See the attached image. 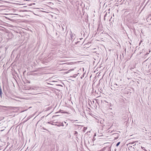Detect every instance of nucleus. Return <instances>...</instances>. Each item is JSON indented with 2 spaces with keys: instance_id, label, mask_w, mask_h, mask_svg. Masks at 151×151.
I'll return each instance as SVG.
<instances>
[{
  "instance_id": "nucleus-1",
  "label": "nucleus",
  "mask_w": 151,
  "mask_h": 151,
  "mask_svg": "<svg viewBox=\"0 0 151 151\" xmlns=\"http://www.w3.org/2000/svg\"><path fill=\"white\" fill-rule=\"evenodd\" d=\"M58 42H57V43ZM59 45L58 46L57 45V48H59V49L58 50V52H57V55H57V59H58L59 58H62L61 56H63V55H65V50L64 49H63L62 48L64 47L63 45L61 44V43L60 44L59 43L58 44Z\"/></svg>"
},
{
  "instance_id": "nucleus-2",
  "label": "nucleus",
  "mask_w": 151,
  "mask_h": 151,
  "mask_svg": "<svg viewBox=\"0 0 151 151\" xmlns=\"http://www.w3.org/2000/svg\"><path fill=\"white\" fill-rule=\"evenodd\" d=\"M64 125L63 122H57V130H59L58 131H62L63 129V127Z\"/></svg>"
},
{
  "instance_id": "nucleus-3",
  "label": "nucleus",
  "mask_w": 151,
  "mask_h": 151,
  "mask_svg": "<svg viewBox=\"0 0 151 151\" xmlns=\"http://www.w3.org/2000/svg\"><path fill=\"white\" fill-rule=\"evenodd\" d=\"M65 64V63H57V70L59 71L63 70L64 65Z\"/></svg>"
},
{
  "instance_id": "nucleus-4",
  "label": "nucleus",
  "mask_w": 151,
  "mask_h": 151,
  "mask_svg": "<svg viewBox=\"0 0 151 151\" xmlns=\"http://www.w3.org/2000/svg\"><path fill=\"white\" fill-rule=\"evenodd\" d=\"M56 116H53L52 117L53 119H55V118L56 117ZM48 123L52 125H54L55 126L57 125V121H56L55 120H53L52 121L48 122Z\"/></svg>"
},
{
  "instance_id": "nucleus-5",
  "label": "nucleus",
  "mask_w": 151,
  "mask_h": 151,
  "mask_svg": "<svg viewBox=\"0 0 151 151\" xmlns=\"http://www.w3.org/2000/svg\"><path fill=\"white\" fill-rule=\"evenodd\" d=\"M59 81H57V86H59L60 87V89H62L63 88V86L62 85H64L63 83L62 82H60V81L59 80H58Z\"/></svg>"
},
{
  "instance_id": "nucleus-6",
  "label": "nucleus",
  "mask_w": 151,
  "mask_h": 151,
  "mask_svg": "<svg viewBox=\"0 0 151 151\" xmlns=\"http://www.w3.org/2000/svg\"><path fill=\"white\" fill-rule=\"evenodd\" d=\"M62 39H61V37H60V36L57 37V40H58V41L60 39H61L60 43H61L62 42H63L64 41V40L63 39V38H64V37L63 36H62Z\"/></svg>"
},
{
  "instance_id": "nucleus-7",
  "label": "nucleus",
  "mask_w": 151,
  "mask_h": 151,
  "mask_svg": "<svg viewBox=\"0 0 151 151\" xmlns=\"http://www.w3.org/2000/svg\"><path fill=\"white\" fill-rule=\"evenodd\" d=\"M57 97L58 98V99H60L62 98V96L61 93H57Z\"/></svg>"
},
{
  "instance_id": "nucleus-8",
  "label": "nucleus",
  "mask_w": 151,
  "mask_h": 151,
  "mask_svg": "<svg viewBox=\"0 0 151 151\" xmlns=\"http://www.w3.org/2000/svg\"><path fill=\"white\" fill-rule=\"evenodd\" d=\"M63 111V110H61V109H60L59 110V111H57V114H58L60 113H68L67 112H62V111Z\"/></svg>"
},
{
  "instance_id": "nucleus-9",
  "label": "nucleus",
  "mask_w": 151,
  "mask_h": 151,
  "mask_svg": "<svg viewBox=\"0 0 151 151\" xmlns=\"http://www.w3.org/2000/svg\"><path fill=\"white\" fill-rule=\"evenodd\" d=\"M2 89L1 87L0 86V96L1 98H2Z\"/></svg>"
},
{
  "instance_id": "nucleus-10",
  "label": "nucleus",
  "mask_w": 151,
  "mask_h": 151,
  "mask_svg": "<svg viewBox=\"0 0 151 151\" xmlns=\"http://www.w3.org/2000/svg\"><path fill=\"white\" fill-rule=\"evenodd\" d=\"M113 86L115 88H119V86L117 85V84H116V83L114 84V85Z\"/></svg>"
},
{
  "instance_id": "nucleus-11",
  "label": "nucleus",
  "mask_w": 151,
  "mask_h": 151,
  "mask_svg": "<svg viewBox=\"0 0 151 151\" xmlns=\"http://www.w3.org/2000/svg\"><path fill=\"white\" fill-rule=\"evenodd\" d=\"M78 43L79 44H80L81 45L82 44L81 43V42L80 41H78L75 42V44L76 45L77 44H78Z\"/></svg>"
},
{
  "instance_id": "nucleus-12",
  "label": "nucleus",
  "mask_w": 151,
  "mask_h": 151,
  "mask_svg": "<svg viewBox=\"0 0 151 151\" xmlns=\"http://www.w3.org/2000/svg\"><path fill=\"white\" fill-rule=\"evenodd\" d=\"M120 142H118L116 144V147H118L119 145L120 144Z\"/></svg>"
},
{
  "instance_id": "nucleus-13",
  "label": "nucleus",
  "mask_w": 151,
  "mask_h": 151,
  "mask_svg": "<svg viewBox=\"0 0 151 151\" xmlns=\"http://www.w3.org/2000/svg\"><path fill=\"white\" fill-rule=\"evenodd\" d=\"M74 135H77L78 134V132L76 131H75V132H74Z\"/></svg>"
},
{
  "instance_id": "nucleus-14",
  "label": "nucleus",
  "mask_w": 151,
  "mask_h": 151,
  "mask_svg": "<svg viewBox=\"0 0 151 151\" xmlns=\"http://www.w3.org/2000/svg\"><path fill=\"white\" fill-rule=\"evenodd\" d=\"M141 148L142 150H144L145 151H146V150L145 149L144 147L141 146Z\"/></svg>"
},
{
  "instance_id": "nucleus-15",
  "label": "nucleus",
  "mask_w": 151,
  "mask_h": 151,
  "mask_svg": "<svg viewBox=\"0 0 151 151\" xmlns=\"http://www.w3.org/2000/svg\"><path fill=\"white\" fill-rule=\"evenodd\" d=\"M86 127H84L83 128V131L84 132H85V130H86Z\"/></svg>"
},
{
  "instance_id": "nucleus-16",
  "label": "nucleus",
  "mask_w": 151,
  "mask_h": 151,
  "mask_svg": "<svg viewBox=\"0 0 151 151\" xmlns=\"http://www.w3.org/2000/svg\"><path fill=\"white\" fill-rule=\"evenodd\" d=\"M136 142V141H135V142H131L130 143H129V144H134V143H135V142Z\"/></svg>"
},
{
  "instance_id": "nucleus-17",
  "label": "nucleus",
  "mask_w": 151,
  "mask_h": 151,
  "mask_svg": "<svg viewBox=\"0 0 151 151\" xmlns=\"http://www.w3.org/2000/svg\"><path fill=\"white\" fill-rule=\"evenodd\" d=\"M71 32V34H70V36L71 37V38L72 39H73L72 37H73V35L72 34V32Z\"/></svg>"
},
{
  "instance_id": "nucleus-18",
  "label": "nucleus",
  "mask_w": 151,
  "mask_h": 151,
  "mask_svg": "<svg viewBox=\"0 0 151 151\" xmlns=\"http://www.w3.org/2000/svg\"><path fill=\"white\" fill-rule=\"evenodd\" d=\"M96 140V138H95V137H93V139H92V141H94V140Z\"/></svg>"
},
{
  "instance_id": "nucleus-19",
  "label": "nucleus",
  "mask_w": 151,
  "mask_h": 151,
  "mask_svg": "<svg viewBox=\"0 0 151 151\" xmlns=\"http://www.w3.org/2000/svg\"><path fill=\"white\" fill-rule=\"evenodd\" d=\"M84 74H83V75L81 76V78H82L84 76Z\"/></svg>"
},
{
  "instance_id": "nucleus-20",
  "label": "nucleus",
  "mask_w": 151,
  "mask_h": 151,
  "mask_svg": "<svg viewBox=\"0 0 151 151\" xmlns=\"http://www.w3.org/2000/svg\"><path fill=\"white\" fill-rule=\"evenodd\" d=\"M60 88H59V89H57V91H59V92H60V91L61 90V89H60Z\"/></svg>"
},
{
  "instance_id": "nucleus-21",
  "label": "nucleus",
  "mask_w": 151,
  "mask_h": 151,
  "mask_svg": "<svg viewBox=\"0 0 151 151\" xmlns=\"http://www.w3.org/2000/svg\"><path fill=\"white\" fill-rule=\"evenodd\" d=\"M150 52V50H149V53H147L146 55H147L149 54V53Z\"/></svg>"
},
{
  "instance_id": "nucleus-22",
  "label": "nucleus",
  "mask_w": 151,
  "mask_h": 151,
  "mask_svg": "<svg viewBox=\"0 0 151 151\" xmlns=\"http://www.w3.org/2000/svg\"><path fill=\"white\" fill-rule=\"evenodd\" d=\"M96 136V133H94L93 137H95Z\"/></svg>"
},
{
  "instance_id": "nucleus-23",
  "label": "nucleus",
  "mask_w": 151,
  "mask_h": 151,
  "mask_svg": "<svg viewBox=\"0 0 151 151\" xmlns=\"http://www.w3.org/2000/svg\"><path fill=\"white\" fill-rule=\"evenodd\" d=\"M123 53H122V58H123V57H124V55H123Z\"/></svg>"
},
{
  "instance_id": "nucleus-24",
  "label": "nucleus",
  "mask_w": 151,
  "mask_h": 151,
  "mask_svg": "<svg viewBox=\"0 0 151 151\" xmlns=\"http://www.w3.org/2000/svg\"><path fill=\"white\" fill-rule=\"evenodd\" d=\"M73 77H74V78H75L76 77V76H75V75H73Z\"/></svg>"
},
{
  "instance_id": "nucleus-25",
  "label": "nucleus",
  "mask_w": 151,
  "mask_h": 151,
  "mask_svg": "<svg viewBox=\"0 0 151 151\" xmlns=\"http://www.w3.org/2000/svg\"><path fill=\"white\" fill-rule=\"evenodd\" d=\"M122 56H121V55H120V59H121V58H122Z\"/></svg>"
},
{
  "instance_id": "nucleus-26",
  "label": "nucleus",
  "mask_w": 151,
  "mask_h": 151,
  "mask_svg": "<svg viewBox=\"0 0 151 151\" xmlns=\"http://www.w3.org/2000/svg\"><path fill=\"white\" fill-rule=\"evenodd\" d=\"M58 27H59L60 28V25H58Z\"/></svg>"
},
{
  "instance_id": "nucleus-27",
  "label": "nucleus",
  "mask_w": 151,
  "mask_h": 151,
  "mask_svg": "<svg viewBox=\"0 0 151 151\" xmlns=\"http://www.w3.org/2000/svg\"><path fill=\"white\" fill-rule=\"evenodd\" d=\"M58 4H60V3H57V5H58Z\"/></svg>"
},
{
  "instance_id": "nucleus-28",
  "label": "nucleus",
  "mask_w": 151,
  "mask_h": 151,
  "mask_svg": "<svg viewBox=\"0 0 151 151\" xmlns=\"http://www.w3.org/2000/svg\"><path fill=\"white\" fill-rule=\"evenodd\" d=\"M62 29L63 30L64 29L63 28V27L62 26Z\"/></svg>"
},
{
  "instance_id": "nucleus-29",
  "label": "nucleus",
  "mask_w": 151,
  "mask_h": 151,
  "mask_svg": "<svg viewBox=\"0 0 151 151\" xmlns=\"http://www.w3.org/2000/svg\"><path fill=\"white\" fill-rule=\"evenodd\" d=\"M59 115H59V114H57V116H59Z\"/></svg>"
},
{
  "instance_id": "nucleus-30",
  "label": "nucleus",
  "mask_w": 151,
  "mask_h": 151,
  "mask_svg": "<svg viewBox=\"0 0 151 151\" xmlns=\"http://www.w3.org/2000/svg\"><path fill=\"white\" fill-rule=\"evenodd\" d=\"M118 138V137H117L116 138H115V139H117V138Z\"/></svg>"
},
{
  "instance_id": "nucleus-31",
  "label": "nucleus",
  "mask_w": 151,
  "mask_h": 151,
  "mask_svg": "<svg viewBox=\"0 0 151 151\" xmlns=\"http://www.w3.org/2000/svg\"><path fill=\"white\" fill-rule=\"evenodd\" d=\"M106 16V14L105 15H104V17H105V16Z\"/></svg>"
},
{
  "instance_id": "nucleus-32",
  "label": "nucleus",
  "mask_w": 151,
  "mask_h": 151,
  "mask_svg": "<svg viewBox=\"0 0 151 151\" xmlns=\"http://www.w3.org/2000/svg\"><path fill=\"white\" fill-rule=\"evenodd\" d=\"M82 39V38H80V39H80V40H81Z\"/></svg>"
},
{
  "instance_id": "nucleus-33",
  "label": "nucleus",
  "mask_w": 151,
  "mask_h": 151,
  "mask_svg": "<svg viewBox=\"0 0 151 151\" xmlns=\"http://www.w3.org/2000/svg\"><path fill=\"white\" fill-rule=\"evenodd\" d=\"M133 69V68H130V69Z\"/></svg>"
},
{
  "instance_id": "nucleus-34",
  "label": "nucleus",
  "mask_w": 151,
  "mask_h": 151,
  "mask_svg": "<svg viewBox=\"0 0 151 151\" xmlns=\"http://www.w3.org/2000/svg\"><path fill=\"white\" fill-rule=\"evenodd\" d=\"M56 106H57V105H55V107Z\"/></svg>"
},
{
  "instance_id": "nucleus-35",
  "label": "nucleus",
  "mask_w": 151,
  "mask_h": 151,
  "mask_svg": "<svg viewBox=\"0 0 151 151\" xmlns=\"http://www.w3.org/2000/svg\"><path fill=\"white\" fill-rule=\"evenodd\" d=\"M74 40H73V42H74Z\"/></svg>"
},
{
  "instance_id": "nucleus-36",
  "label": "nucleus",
  "mask_w": 151,
  "mask_h": 151,
  "mask_svg": "<svg viewBox=\"0 0 151 151\" xmlns=\"http://www.w3.org/2000/svg\"><path fill=\"white\" fill-rule=\"evenodd\" d=\"M64 123H66V122H64Z\"/></svg>"
},
{
  "instance_id": "nucleus-37",
  "label": "nucleus",
  "mask_w": 151,
  "mask_h": 151,
  "mask_svg": "<svg viewBox=\"0 0 151 151\" xmlns=\"http://www.w3.org/2000/svg\"><path fill=\"white\" fill-rule=\"evenodd\" d=\"M83 70H84V68H83Z\"/></svg>"
},
{
  "instance_id": "nucleus-38",
  "label": "nucleus",
  "mask_w": 151,
  "mask_h": 151,
  "mask_svg": "<svg viewBox=\"0 0 151 151\" xmlns=\"http://www.w3.org/2000/svg\"><path fill=\"white\" fill-rule=\"evenodd\" d=\"M136 145V144H134V145H133V146L135 145Z\"/></svg>"
},
{
  "instance_id": "nucleus-39",
  "label": "nucleus",
  "mask_w": 151,
  "mask_h": 151,
  "mask_svg": "<svg viewBox=\"0 0 151 151\" xmlns=\"http://www.w3.org/2000/svg\"><path fill=\"white\" fill-rule=\"evenodd\" d=\"M43 128L44 129H44V127H43Z\"/></svg>"
},
{
  "instance_id": "nucleus-40",
  "label": "nucleus",
  "mask_w": 151,
  "mask_h": 151,
  "mask_svg": "<svg viewBox=\"0 0 151 151\" xmlns=\"http://www.w3.org/2000/svg\"><path fill=\"white\" fill-rule=\"evenodd\" d=\"M120 1V0H118V1Z\"/></svg>"
}]
</instances>
